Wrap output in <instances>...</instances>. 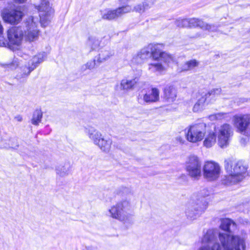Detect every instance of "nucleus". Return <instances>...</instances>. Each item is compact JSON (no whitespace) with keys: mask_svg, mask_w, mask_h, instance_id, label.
Instances as JSON below:
<instances>
[{"mask_svg":"<svg viewBox=\"0 0 250 250\" xmlns=\"http://www.w3.org/2000/svg\"><path fill=\"white\" fill-rule=\"evenodd\" d=\"M201 242L198 250H243L242 238L226 233L217 234L213 229L207 231Z\"/></svg>","mask_w":250,"mask_h":250,"instance_id":"f257e3e1","label":"nucleus"},{"mask_svg":"<svg viewBox=\"0 0 250 250\" xmlns=\"http://www.w3.org/2000/svg\"><path fill=\"white\" fill-rule=\"evenodd\" d=\"M38 24V18L30 16L26 19L24 22V34L20 27L14 26L9 29L7 32L8 48L13 51L19 50L23 36L26 40L30 42L37 40L39 34Z\"/></svg>","mask_w":250,"mask_h":250,"instance_id":"f03ea898","label":"nucleus"},{"mask_svg":"<svg viewBox=\"0 0 250 250\" xmlns=\"http://www.w3.org/2000/svg\"><path fill=\"white\" fill-rule=\"evenodd\" d=\"M225 168L227 173L224 182L226 184H234L242 181L247 175V165L243 161L231 159L225 161Z\"/></svg>","mask_w":250,"mask_h":250,"instance_id":"7ed1b4c3","label":"nucleus"},{"mask_svg":"<svg viewBox=\"0 0 250 250\" xmlns=\"http://www.w3.org/2000/svg\"><path fill=\"white\" fill-rule=\"evenodd\" d=\"M222 90L220 88H214L208 92L199 91L194 93L192 96V100L195 103L193 107L192 110L194 112L201 111L205 106L208 99L210 98V101L214 100L215 98L220 95Z\"/></svg>","mask_w":250,"mask_h":250,"instance_id":"20e7f679","label":"nucleus"},{"mask_svg":"<svg viewBox=\"0 0 250 250\" xmlns=\"http://www.w3.org/2000/svg\"><path fill=\"white\" fill-rule=\"evenodd\" d=\"M130 209V203L125 200L113 206L108 211L110 216L113 218L117 219L124 224H131L133 222L131 216L127 213V211Z\"/></svg>","mask_w":250,"mask_h":250,"instance_id":"39448f33","label":"nucleus"},{"mask_svg":"<svg viewBox=\"0 0 250 250\" xmlns=\"http://www.w3.org/2000/svg\"><path fill=\"white\" fill-rule=\"evenodd\" d=\"M84 132L93 143L104 152H108L110 149L112 141L104 138L102 133L92 126L85 127Z\"/></svg>","mask_w":250,"mask_h":250,"instance_id":"423d86ee","label":"nucleus"},{"mask_svg":"<svg viewBox=\"0 0 250 250\" xmlns=\"http://www.w3.org/2000/svg\"><path fill=\"white\" fill-rule=\"evenodd\" d=\"M206 124L204 123L193 124L185 129L187 140L191 143L201 142L205 136Z\"/></svg>","mask_w":250,"mask_h":250,"instance_id":"0eeeda50","label":"nucleus"},{"mask_svg":"<svg viewBox=\"0 0 250 250\" xmlns=\"http://www.w3.org/2000/svg\"><path fill=\"white\" fill-rule=\"evenodd\" d=\"M185 168L188 175L194 180L202 176V164L200 159L195 155H190L187 159Z\"/></svg>","mask_w":250,"mask_h":250,"instance_id":"6e6552de","label":"nucleus"},{"mask_svg":"<svg viewBox=\"0 0 250 250\" xmlns=\"http://www.w3.org/2000/svg\"><path fill=\"white\" fill-rule=\"evenodd\" d=\"M214 132L217 136L218 145L221 148L227 147L233 135L231 126L227 124L214 127Z\"/></svg>","mask_w":250,"mask_h":250,"instance_id":"1a4fd4ad","label":"nucleus"},{"mask_svg":"<svg viewBox=\"0 0 250 250\" xmlns=\"http://www.w3.org/2000/svg\"><path fill=\"white\" fill-rule=\"evenodd\" d=\"M220 173L221 167L218 163L214 161L205 162L203 167V175L207 180L215 181L219 177Z\"/></svg>","mask_w":250,"mask_h":250,"instance_id":"9d476101","label":"nucleus"},{"mask_svg":"<svg viewBox=\"0 0 250 250\" xmlns=\"http://www.w3.org/2000/svg\"><path fill=\"white\" fill-rule=\"evenodd\" d=\"M234 125L238 131L246 136H250V114L236 115L233 117Z\"/></svg>","mask_w":250,"mask_h":250,"instance_id":"9b49d317","label":"nucleus"},{"mask_svg":"<svg viewBox=\"0 0 250 250\" xmlns=\"http://www.w3.org/2000/svg\"><path fill=\"white\" fill-rule=\"evenodd\" d=\"M152 57L153 59L157 60L158 57L157 56V50L152 45H148L144 47L135 55L132 59V61L137 63H141L145 60Z\"/></svg>","mask_w":250,"mask_h":250,"instance_id":"f8f14e48","label":"nucleus"},{"mask_svg":"<svg viewBox=\"0 0 250 250\" xmlns=\"http://www.w3.org/2000/svg\"><path fill=\"white\" fill-rule=\"evenodd\" d=\"M37 9L40 13L41 24L42 27H45L50 21L52 13L49 1L47 0H43Z\"/></svg>","mask_w":250,"mask_h":250,"instance_id":"ddd939ff","label":"nucleus"},{"mask_svg":"<svg viewBox=\"0 0 250 250\" xmlns=\"http://www.w3.org/2000/svg\"><path fill=\"white\" fill-rule=\"evenodd\" d=\"M24 14L23 12L17 9L4 10L1 13L3 21L11 24H17L21 20Z\"/></svg>","mask_w":250,"mask_h":250,"instance_id":"4468645a","label":"nucleus"},{"mask_svg":"<svg viewBox=\"0 0 250 250\" xmlns=\"http://www.w3.org/2000/svg\"><path fill=\"white\" fill-rule=\"evenodd\" d=\"M206 208V205L201 203L190 202L187 205L185 213L191 220L197 218Z\"/></svg>","mask_w":250,"mask_h":250,"instance_id":"2eb2a0df","label":"nucleus"},{"mask_svg":"<svg viewBox=\"0 0 250 250\" xmlns=\"http://www.w3.org/2000/svg\"><path fill=\"white\" fill-rule=\"evenodd\" d=\"M236 225L235 222L232 220L228 219L225 218L221 220V224L220 225V228L224 230L225 232H218L217 230L213 229L217 234L220 233H226L230 234L232 236H237L242 238L243 240V250H245V239L242 236L239 235H233L232 233L235 229Z\"/></svg>","mask_w":250,"mask_h":250,"instance_id":"dca6fc26","label":"nucleus"},{"mask_svg":"<svg viewBox=\"0 0 250 250\" xmlns=\"http://www.w3.org/2000/svg\"><path fill=\"white\" fill-rule=\"evenodd\" d=\"M153 0H145L143 2L135 5L133 11L140 14L145 13L150 9L154 4Z\"/></svg>","mask_w":250,"mask_h":250,"instance_id":"f3484780","label":"nucleus"},{"mask_svg":"<svg viewBox=\"0 0 250 250\" xmlns=\"http://www.w3.org/2000/svg\"><path fill=\"white\" fill-rule=\"evenodd\" d=\"M177 97L175 88L171 85L167 86L164 89V98L167 103L174 102Z\"/></svg>","mask_w":250,"mask_h":250,"instance_id":"a211bd4d","label":"nucleus"},{"mask_svg":"<svg viewBox=\"0 0 250 250\" xmlns=\"http://www.w3.org/2000/svg\"><path fill=\"white\" fill-rule=\"evenodd\" d=\"M46 58V54L45 52L39 53L35 56L31 60V62H29L31 64V67L26 68L27 73L30 74L35 68L37 67L38 65L44 61Z\"/></svg>","mask_w":250,"mask_h":250,"instance_id":"6ab92c4d","label":"nucleus"},{"mask_svg":"<svg viewBox=\"0 0 250 250\" xmlns=\"http://www.w3.org/2000/svg\"><path fill=\"white\" fill-rule=\"evenodd\" d=\"M143 100L146 103H153L158 101L159 90L156 88H152L150 91L144 95Z\"/></svg>","mask_w":250,"mask_h":250,"instance_id":"aec40b11","label":"nucleus"},{"mask_svg":"<svg viewBox=\"0 0 250 250\" xmlns=\"http://www.w3.org/2000/svg\"><path fill=\"white\" fill-rule=\"evenodd\" d=\"M203 146L207 148H210L213 146L216 142V135L214 131L208 132L204 137Z\"/></svg>","mask_w":250,"mask_h":250,"instance_id":"412c9836","label":"nucleus"},{"mask_svg":"<svg viewBox=\"0 0 250 250\" xmlns=\"http://www.w3.org/2000/svg\"><path fill=\"white\" fill-rule=\"evenodd\" d=\"M138 82V79H123L120 83V88L124 90H129L133 88Z\"/></svg>","mask_w":250,"mask_h":250,"instance_id":"4be33fe9","label":"nucleus"},{"mask_svg":"<svg viewBox=\"0 0 250 250\" xmlns=\"http://www.w3.org/2000/svg\"><path fill=\"white\" fill-rule=\"evenodd\" d=\"M101 14L104 20L110 21L118 18L116 9H105L101 11Z\"/></svg>","mask_w":250,"mask_h":250,"instance_id":"5701e85b","label":"nucleus"},{"mask_svg":"<svg viewBox=\"0 0 250 250\" xmlns=\"http://www.w3.org/2000/svg\"><path fill=\"white\" fill-rule=\"evenodd\" d=\"M157 56L158 58L156 60L163 62L167 64L174 62V57L167 52L157 51Z\"/></svg>","mask_w":250,"mask_h":250,"instance_id":"b1692460","label":"nucleus"},{"mask_svg":"<svg viewBox=\"0 0 250 250\" xmlns=\"http://www.w3.org/2000/svg\"><path fill=\"white\" fill-rule=\"evenodd\" d=\"M70 171V165L68 163L61 164L56 167V174L60 177L67 175Z\"/></svg>","mask_w":250,"mask_h":250,"instance_id":"393cba45","label":"nucleus"},{"mask_svg":"<svg viewBox=\"0 0 250 250\" xmlns=\"http://www.w3.org/2000/svg\"><path fill=\"white\" fill-rule=\"evenodd\" d=\"M199 64V62L195 59L185 62L181 67L180 71H188L194 69Z\"/></svg>","mask_w":250,"mask_h":250,"instance_id":"a878e982","label":"nucleus"},{"mask_svg":"<svg viewBox=\"0 0 250 250\" xmlns=\"http://www.w3.org/2000/svg\"><path fill=\"white\" fill-rule=\"evenodd\" d=\"M154 62L148 64V69L152 72H161L165 70L164 66L160 62V61L153 59Z\"/></svg>","mask_w":250,"mask_h":250,"instance_id":"bb28decb","label":"nucleus"},{"mask_svg":"<svg viewBox=\"0 0 250 250\" xmlns=\"http://www.w3.org/2000/svg\"><path fill=\"white\" fill-rule=\"evenodd\" d=\"M113 54L109 50H104L101 51L96 58H97V61L99 63H101L108 59Z\"/></svg>","mask_w":250,"mask_h":250,"instance_id":"cd10ccee","label":"nucleus"},{"mask_svg":"<svg viewBox=\"0 0 250 250\" xmlns=\"http://www.w3.org/2000/svg\"><path fill=\"white\" fill-rule=\"evenodd\" d=\"M100 63L97 61V58H95L93 60H90L87 62L85 64L81 66V70L83 72L87 69L91 70L94 69L96 66L100 65Z\"/></svg>","mask_w":250,"mask_h":250,"instance_id":"c85d7f7f","label":"nucleus"},{"mask_svg":"<svg viewBox=\"0 0 250 250\" xmlns=\"http://www.w3.org/2000/svg\"><path fill=\"white\" fill-rule=\"evenodd\" d=\"M204 22L198 19H188V27H199L203 29Z\"/></svg>","mask_w":250,"mask_h":250,"instance_id":"c756f323","label":"nucleus"},{"mask_svg":"<svg viewBox=\"0 0 250 250\" xmlns=\"http://www.w3.org/2000/svg\"><path fill=\"white\" fill-rule=\"evenodd\" d=\"M86 44L87 46L91 48V50H93L99 47L100 45V41L95 37L90 36L88 37Z\"/></svg>","mask_w":250,"mask_h":250,"instance_id":"7c9ffc66","label":"nucleus"},{"mask_svg":"<svg viewBox=\"0 0 250 250\" xmlns=\"http://www.w3.org/2000/svg\"><path fill=\"white\" fill-rule=\"evenodd\" d=\"M116 9L118 18L122 16L125 14L133 11L131 6L127 4L120 7Z\"/></svg>","mask_w":250,"mask_h":250,"instance_id":"2f4dec72","label":"nucleus"},{"mask_svg":"<svg viewBox=\"0 0 250 250\" xmlns=\"http://www.w3.org/2000/svg\"><path fill=\"white\" fill-rule=\"evenodd\" d=\"M42 117V113L41 110H36L34 111L31 123L34 125H38L41 122Z\"/></svg>","mask_w":250,"mask_h":250,"instance_id":"473e14b6","label":"nucleus"},{"mask_svg":"<svg viewBox=\"0 0 250 250\" xmlns=\"http://www.w3.org/2000/svg\"><path fill=\"white\" fill-rule=\"evenodd\" d=\"M175 24L179 27H188V19H179L175 21Z\"/></svg>","mask_w":250,"mask_h":250,"instance_id":"72a5a7b5","label":"nucleus"},{"mask_svg":"<svg viewBox=\"0 0 250 250\" xmlns=\"http://www.w3.org/2000/svg\"><path fill=\"white\" fill-rule=\"evenodd\" d=\"M218 29V26L214 24H208L204 23L203 28V30H208L209 31L214 32L216 31Z\"/></svg>","mask_w":250,"mask_h":250,"instance_id":"f704fd0d","label":"nucleus"},{"mask_svg":"<svg viewBox=\"0 0 250 250\" xmlns=\"http://www.w3.org/2000/svg\"><path fill=\"white\" fill-rule=\"evenodd\" d=\"M6 65L7 66V67L10 68L12 69H15L19 65V63L16 60H15L12 62L7 64Z\"/></svg>","mask_w":250,"mask_h":250,"instance_id":"c9c22d12","label":"nucleus"},{"mask_svg":"<svg viewBox=\"0 0 250 250\" xmlns=\"http://www.w3.org/2000/svg\"><path fill=\"white\" fill-rule=\"evenodd\" d=\"M215 116H216V118L218 120H221L227 117V113L224 112H219L217 113H215Z\"/></svg>","mask_w":250,"mask_h":250,"instance_id":"e433bc0d","label":"nucleus"},{"mask_svg":"<svg viewBox=\"0 0 250 250\" xmlns=\"http://www.w3.org/2000/svg\"><path fill=\"white\" fill-rule=\"evenodd\" d=\"M31 67L30 63H29L28 66H25L23 68H22V73L21 74V77H25L28 76L30 74L27 73V70L26 68H29Z\"/></svg>","mask_w":250,"mask_h":250,"instance_id":"4c0bfd02","label":"nucleus"},{"mask_svg":"<svg viewBox=\"0 0 250 250\" xmlns=\"http://www.w3.org/2000/svg\"><path fill=\"white\" fill-rule=\"evenodd\" d=\"M208 119L211 121L217 120L216 116H215V114L209 115L208 116Z\"/></svg>","mask_w":250,"mask_h":250,"instance_id":"58836bf2","label":"nucleus"},{"mask_svg":"<svg viewBox=\"0 0 250 250\" xmlns=\"http://www.w3.org/2000/svg\"><path fill=\"white\" fill-rule=\"evenodd\" d=\"M177 140L181 144H184L185 143V140L181 136H179L177 138Z\"/></svg>","mask_w":250,"mask_h":250,"instance_id":"ea45409f","label":"nucleus"},{"mask_svg":"<svg viewBox=\"0 0 250 250\" xmlns=\"http://www.w3.org/2000/svg\"><path fill=\"white\" fill-rule=\"evenodd\" d=\"M15 119L18 122H21L22 120V118L21 115H18L15 117Z\"/></svg>","mask_w":250,"mask_h":250,"instance_id":"a19ab883","label":"nucleus"},{"mask_svg":"<svg viewBox=\"0 0 250 250\" xmlns=\"http://www.w3.org/2000/svg\"><path fill=\"white\" fill-rule=\"evenodd\" d=\"M83 250H93V248L91 246H86Z\"/></svg>","mask_w":250,"mask_h":250,"instance_id":"79ce46f5","label":"nucleus"},{"mask_svg":"<svg viewBox=\"0 0 250 250\" xmlns=\"http://www.w3.org/2000/svg\"><path fill=\"white\" fill-rule=\"evenodd\" d=\"M15 2L18 3H23L26 1L27 0H14Z\"/></svg>","mask_w":250,"mask_h":250,"instance_id":"37998d69","label":"nucleus"},{"mask_svg":"<svg viewBox=\"0 0 250 250\" xmlns=\"http://www.w3.org/2000/svg\"><path fill=\"white\" fill-rule=\"evenodd\" d=\"M17 146H18L17 145H16L15 146L12 145L11 146H10V147L14 148H15Z\"/></svg>","mask_w":250,"mask_h":250,"instance_id":"c03bdc74","label":"nucleus"},{"mask_svg":"<svg viewBox=\"0 0 250 250\" xmlns=\"http://www.w3.org/2000/svg\"><path fill=\"white\" fill-rule=\"evenodd\" d=\"M123 188L125 190H129V189L128 188H125V187H124Z\"/></svg>","mask_w":250,"mask_h":250,"instance_id":"a18cd8bd","label":"nucleus"}]
</instances>
